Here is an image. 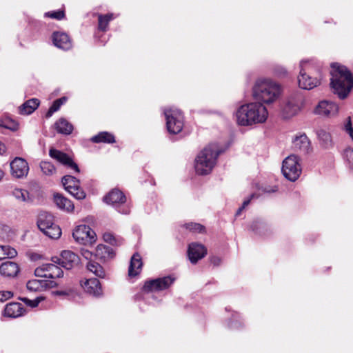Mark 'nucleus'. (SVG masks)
<instances>
[{"label": "nucleus", "instance_id": "3c124183", "mask_svg": "<svg viewBox=\"0 0 353 353\" xmlns=\"http://www.w3.org/2000/svg\"><path fill=\"white\" fill-rule=\"evenodd\" d=\"M250 199H249L243 201V205L241 208H239L237 212H236V216H239L241 214L242 210L250 203Z\"/></svg>", "mask_w": 353, "mask_h": 353}, {"label": "nucleus", "instance_id": "39448f33", "mask_svg": "<svg viewBox=\"0 0 353 353\" xmlns=\"http://www.w3.org/2000/svg\"><path fill=\"white\" fill-rule=\"evenodd\" d=\"M321 78L319 68H315L308 61H301L300 72L298 76L299 86L301 88L312 90L321 84Z\"/></svg>", "mask_w": 353, "mask_h": 353}, {"label": "nucleus", "instance_id": "f704fd0d", "mask_svg": "<svg viewBox=\"0 0 353 353\" xmlns=\"http://www.w3.org/2000/svg\"><path fill=\"white\" fill-rule=\"evenodd\" d=\"M57 263H49L48 269V279H54L57 278L62 277L63 272L61 268L56 265Z\"/></svg>", "mask_w": 353, "mask_h": 353}, {"label": "nucleus", "instance_id": "393cba45", "mask_svg": "<svg viewBox=\"0 0 353 353\" xmlns=\"http://www.w3.org/2000/svg\"><path fill=\"white\" fill-rule=\"evenodd\" d=\"M23 307L19 303H10L6 305L4 315L8 317L16 318L23 314Z\"/></svg>", "mask_w": 353, "mask_h": 353}, {"label": "nucleus", "instance_id": "5701e85b", "mask_svg": "<svg viewBox=\"0 0 353 353\" xmlns=\"http://www.w3.org/2000/svg\"><path fill=\"white\" fill-rule=\"evenodd\" d=\"M143 263L141 257L138 253H135L131 258L128 269V275L130 277L137 276L141 270Z\"/></svg>", "mask_w": 353, "mask_h": 353}, {"label": "nucleus", "instance_id": "bb28decb", "mask_svg": "<svg viewBox=\"0 0 353 353\" xmlns=\"http://www.w3.org/2000/svg\"><path fill=\"white\" fill-rule=\"evenodd\" d=\"M54 202L59 208L65 210L68 212L72 211L74 209V205L71 201L59 193L54 194Z\"/></svg>", "mask_w": 353, "mask_h": 353}, {"label": "nucleus", "instance_id": "412c9836", "mask_svg": "<svg viewBox=\"0 0 353 353\" xmlns=\"http://www.w3.org/2000/svg\"><path fill=\"white\" fill-rule=\"evenodd\" d=\"M52 42L59 48L67 50L72 47L71 41L68 35L63 32H54L52 34Z\"/></svg>", "mask_w": 353, "mask_h": 353}, {"label": "nucleus", "instance_id": "dca6fc26", "mask_svg": "<svg viewBox=\"0 0 353 353\" xmlns=\"http://www.w3.org/2000/svg\"><path fill=\"white\" fill-rule=\"evenodd\" d=\"M207 254L206 248L202 244L198 243H192L189 244L188 249V256L190 262L193 264L203 259Z\"/></svg>", "mask_w": 353, "mask_h": 353}, {"label": "nucleus", "instance_id": "4be33fe9", "mask_svg": "<svg viewBox=\"0 0 353 353\" xmlns=\"http://www.w3.org/2000/svg\"><path fill=\"white\" fill-rule=\"evenodd\" d=\"M19 272L18 264L13 261H7L0 265V274L9 278H13Z\"/></svg>", "mask_w": 353, "mask_h": 353}, {"label": "nucleus", "instance_id": "b1692460", "mask_svg": "<svg viewBox=\"0 0 353 353\" xmlns=\"http://www.w3.org/2000/svg\"><path fill=\"white\" fill-rule=\"evenodd\" d=\"M39 103L38 99H29L19 107V113L22 115L30 114L39 107Z\"/></svg>", "mask_w": 353, "mask_h": 353}, {"label": "nucleus", "instance_id": "6e6d98bb", "mask_svg": "<svg viewBox=\"0 0 353 353\" xmlns=\"http://www.w3.org/2000/svg\"><path fill=\"white\" fill-rule=\"evenodd\" d=\"M3 175H4V173L2 170H0V181L2 179V178L3 177Z\"/></svg>", "mask_w": 353, "mask_h": 353}, {"label": "nucleus", "instance_id": "09e8293b", "mask_svg": "<svg viewBox=\"0 0 353 353\" xmlns=\"http://www.w3.org/2000/svg\"><path fill=\"white\" fill-rule=\"evenodd\" d=\"M103 239L105 241H106L110 244H112V245L114 244V243L115 241L114 236L110 233H105L103 234Z\"/></svg>", "mask_w": 353, "mask_h": 353}, {"label": "nucleus", "instance_id": "473e14b6", "mask_svg": "<svg viewBox=\"0 0 353 353\" xmlns=\"http://www.w3.org/2000/svg\"><path fill=\"white\" fill-rule=\"evenodd\" d=\"M12 195L19 201L28 202L30 201L29 192L24 189L14 188L12 191Z\"/></svg>", "mask_w": 353, "mask_h": 353}, {"label": "nucleus", "instance_id": "f257e3e1", "mask_svg": "<svg viewBox=\"0 0 353 353\" xmlns=\"http://www.w3.org/2000/svg\"><path fill=\"white\" fill-rule=\"evenodd\" d=\"M330 85L341 99H345L353 88V77L344 65L332 64Z\"/></svg>", "mask_w": 353, "mask_h": 353}, {"label": "nucleus", "instance_id": "c85d7f7f", "mask_svg": "<svg viewBox=\"0 0 353 353\" xmlns=\"http://www.w3.org/2000/svg\"><path fill=\"white\" fill-rule=\"evenodd\" d=\"M55 128L59 133L63 134H70L73 130L72 125L63 118L55 123Z\"/></svg>", "mask_w": 353, "mask_h": 353}, {"label": "nucleus", "instance_id": "aec40b11", "mask_svg": "<svg viewBox=\"0 0 353 353\" xmlns=\"http://www.w3.org/2000/svg\"><path fill=\"white\" fill-rule=\"evenodd\" d=\"M81 285L87 293L94 296H99L102 294L101 283L97 279H86Z\"/></svg>", "mask_w": 353, "mask_h": 353}, {"label": "nucleus", "instance_id": "6ab92c4d", "mask_svg": "<svg viewBox=\"0 0 353 353\" xmlns=\"http://www.w3.org/2000/svg\"><path fill=\"white\" fill-rule=\"evenodd\" d=\"M58 285L57 283L51 280H30L27 283L28 290L32 292L41 291L44 288H53Z\"/></svg>", "mask_w": 353, "mask_h": 353}, {"label": "nucleus", "instance_id": "37998d69", "mask_svg": "<svg viewBox=\"0 0 353 353\" xmlns=\"http://www.w3.org/2000/svg\"><path fill=\"white\" fill-rule=\"evenodd\" d=\"M0 126L3 127L6 129H10L12 131H15L18 129V123L13 121H4L0 122Z\"/></svg>", "mask_w": 353, "mask_h": 353}, {"label": "nucleus", "instance_id": "a211bd4d", "mask_svg": "<svg viewBox=\"0 0 353 353\" xmlns=\"http://www.w3.org/2000/svg\"><path fill=\"white\" fill-rule=\"evenodd\" d=\"M338 105L328 101H320L315 109L316 114L324 117H333L338 113Z\"/></svg>", "mask_w": 353, "mask_h": 353}, {"label": "nucleus", "instance_id": "7c9ffc66", "mask_svg": "<svg viewBox=\"0 0 353 353\" xmlns=\"http://www.w3.org/2000/svg\"><path fill=\"white\" fill-rule=\"evenodd\" d=\"M87 269L99 278H104L105 276L103 267L95 261H89L87 263Z\"/></svg>", "mask_w": 353, "mask_h": 353}, {"label": "nucleus", "instance_id": "0eeeda50", "mask_svg": "<svg viewBox=\"0 0 353 353\" xmlns=\"http://www.w3.org/2000/svg\"><path fill=\"white\" fill-rule=\"evenodd\" d=\"M168 130L172 134L179 133L183 127V116L177 109L169 108L164 110Z\"/></svg>", "mask_w": 353, "mask_h": 353}, {"label": "nucleus", "instance_id": "9b49d317", "mask_svg": "<svg viewBox=\"0 0 353 353\" xmlns=\"http://www.w3.org/2000/svg\"><path fill=\"white\" fill-rule=\"evenodd\" d=\"M174 280L175 279L170 276L150 280L145 283L143 289L147 292L163 290L168 288Z\"/></svg>", "mask_w": 353, "mask_h": 353}, {"label": "nucleus", "instance_id": "423d86ee", "mask_svg": "<svg viewBox=\"0 0 353 353\" xmlns=\"http://www.w3.org/2000/svg\"><path fill=\"white\" fill-rule=\"evenodd\" d=\"M282 172L286 179L295 181L301 173V166L296 155L292 154L283 161Z\"/></svg>", "mask_w": 353, "mask_h": 353}, {"label": "nucleus", "instance_id": "4468645a", "mask_svg": "<svg viewBox=\"0 0 353 353\" xmlns=\"http://www.w3.org/2000/svg\"><path fill=\"white\" fill-rule=\"evenodd\" d=\"M49 154L50 157L57 160L60 163L64 165L68 168L73 170L75 172H79V168L77 164L74 163L67 154L60 150L54 148H50L49 151Z\"/></svg>", "mask_w": 353, "mask_h": 353}, {"label": "nucleus", "instance_id": "f3484780", "mask_svg": "<svg viewBox=\"0 0 353 353\" xmlns=\"http://www.w3.org/2000/svg\"><path fill=\"white\" fill-rule=\"evenodd\" d=\"M292 148L296 152L307 154L312 150L311 143L305 134L296 135L292 140Z\"/></svg>", "mask_w": 353, "mask_h": 353}, {"label": "nucleus", "instance_id": "a19ab883", "mask_svg": "<svg viewBox=\"0 0 353 353\" xmlns=\"http://www.w3.org/2000/svg\"><path fill=\"white\" fill-rule=\"evenodd\" d=\"M185 227L190 231L194 232L202 233L205 231L204 226L197 223H188L185 225Z\"/></svg>", "mask_w": 353, "mask_h": 353}, {"label": "nucleus", "instance_id": "864d4df0", "mask_svg": "<svg viewBox=\"0 0 353 353\" xmlns=\"http://www.w3.org/2000/svg\"><path fill=\"white\" fill-rule=\"evenodd\" d=\"M4 254L5 252H3V248H2V245H0V260L5 258Z\"/></svg>", "mask_w": 353, "mask_h": 353}, {"label": "nucleus", "instance_id": "de8ad7c7", "mask_svg": "<svg viewBox=\"0 0 353 353\" xmlns=\"http://www.w3.org/2000/svg\"><path fill=\"white\" fill-rule=\"evenodd\" d=\"M13 296L11 291H1L0 292V302H4L10 299Z\"/></svg>", "mask_w": 353, "mask_h": 353}, {"label": "nucleus", "instance_id": "e433bc0d", "mask_svg": "<svg viewBox=\"0 0 353 353\" xmlns=\"http://www.w3.org/2000/svg\"><path fill=\"white\" fill-rule=\"evenodd\" d=\"M113 19L112 14L105 15H99V29L102 31H105L108 26V23Z\"/></svg>", "mask_w": 353, "mask_h": 353}, {"label": "nucleus", "instance_id": "1a4fd4ad", "mask_svg": "<svg viewBox=\"0 0 353 353\" xmlns=\"http://www.w3.org/2000/svg\"><path fill=\"white\" fill-rule=\"evenodd\" d=\"M75 241L83 245H92L96 241L95 232L88 225L77 226L72 233Z\"/></svg>", "mask_w": 353, "mask_h": 353}, {"label": "nucleus", "instance_id": "f8f14e48", "mask_svg": "<svg viewBox=\"0 0 353 353\" xmlns=\"http://www.w3.org/2000/svg\"><path fill=\"white\" fill-rule=\"evenodd\" d=\"M52 261L61 265L67 270H70L79 264V258L72 251L64 250L61 252L60 257H52Z\"/></svg>", "mask_w": 353, "mask_h": 353}, {"label": "nucleus", "instance_id": "c756f323", "mask_svg": "<svg viewBox=\"0 0 353 353\" xmlns=\"http://www.w3.org/2000/svg\"><path fill=\"white\" fill-rule=\"evenodd\" d=\"M91 141L93 143H113L115 142V138L113 134L108 132H101L92 137Z\"/></svg>", "mask_w": 353, "mask_h": 353}, {"label": "nucleus", "instance_id": "2f4dec72", "mask_svg": "<svg viewBox=\"0 0 353 353\" xmlns=\"http://www.w3.org/2000/svg\"><path fill=\"white\" fill-rule=\"evenodd\" d=\"M317 136L321 144L325 148H329L332 145L331 135L325 130L321 129L317 131Z\"/></svg>", "mask_w": 353, "mask_h": 353}, {"label": "nucleus", "instance_id": "58836bf2", "mask_svg": "<svg viewBox=\"0 0 353 353\" xmlns=\"http://www.w3.org/2000/svg\"><path fill=\"white\" fill-rule=\"evenodd\" d=\"M49 263H44L41 265L37 268L34 270V274L38 277H44L48 278L49 269H48Z\"/></svg>", "mask_w": 353, "mask_h": 353}, {"label": "nucleus", "instance_id": "a878e982", "mask_svg": "<svg viewBox=\"0 0 353 353\" xmlns=\"http://www.w3.org/2000/svg\"><path fill=\"white\" fill-rule=\"evenodd\" d=\"M54 223V217L53 216L46 212H41L39 215L37 225L39 230L43 232L45 230L48 229L49 227L52 226Z\"/></svg>", "mask_w": 353, "mask_h": 353}, {"label": "nucleus", "instance_id": "f03ea898", "mask_svg": "<svg viewBox=\"0 0 353 353\" xmlns=\"http://www.w3.org/2000/svg\"><path fill=\"white\" fill-rule=\"evenodd\" d=\"M268 115L266 108L259 102L242 105L236 112L238 124L243 126L263 123Z\"/></svg>", "mask_w": 353, "mask_h": 353}, {"label": "nucleus", "instance_id": "c03bdc74", "mask_svg": "<svg viewBox=\"0 0 353 353\" xmlns=\"http://www.w3.org/2000/svg\"><path fill=\"white\" fill-rule=\"evenodd\" d=\"M3 248V252H5V257L7 256L8 258H13L17 256V252L15 249L8 246V245H2Z\"/></svg>", "mask_w": 353, "mask_h": 353}, {"label": "nucleus", "instance_id": "49530a36", "mask_svg": "<svg viewBox=\"0 0 353 353\" xmlns=\"http://www.w3.org/2000/svg\"><path fill=\"white\" fill-rule=\"evenodd\" d=\"M274 72L278 77H284L287 74V70L281 65H276L274 68Z\"/></svg>", "mask_w": 353, "mask_h": 353}, {"label": "nucleus", "instance_id": "9d476101", "mask_svg": "<svg viewBox=\"0 0 353 353\" xmlns=\"http://www.w3.org/2000/svg\"><path fill=\"white\" fill-rule=\"evenodd\" d=\"M62 183L65 190L78 200L85 197V193L80 188V182L74 176L66 175L62 178Z\"/></svg>", "mask_w": 353, "mask_h": 353}, {"label": "nucleus", "instance_id": "ea45409f", "mask_svg": "<svg viewBox=\"0 0 353 353\" xmlns=\"http://www.w3.org/2000/svg\"><path fill=\"white\" fill-rule=\"evenodd\" d=\"M40 167L43 172L46 174H52L55 171V168L52 163L48 161H42Z\"/></svg>", "mask_w": 353, "mask_h": 353}, {"label": "nucleus", "instance_id": "2eb2a0df", "mask_svg": "<svg viewBox=\"0 0 353 353\" xmlns=\"http://www.w3.org/2000/svg\"><path fill=\"white\" fill-rule=\"evenodd\" d=\"M10 169L12 175L19 179L26 176L29 171L28 163L21 157H16L11 161Z\"/></svg>", "mask_w": 353, "mask_h": 353}, {"label": "nucleus", "instance_id": "4c0bfd02", "mask_svg": "<svg viewBox=\"0 0 353 353\" xmlns=\"http://www.w3.org/2000/svg\"><path fill=\"white\" fill-rule=\"evenodd\" d=\"M343 159L350 170H353V149L347 148L343 154Z\"/></svg>", "mask_w": 353, "mask_h": 353}, {"label": "nucleus", "instance_id": "a18cd8bd", "mask_svg": "<svg viewBox=\"0 0 353 353\" xmlns=\"http://www.w3.org/2000/svg\"><path fill=\"white\" fill-rule=\"evenodd\" d=\"M45 16L49 17L52 18V19H58V20H61V19H62L64 17L65 14H64L63 11L58 10V11L46 12L45 14Z\"/></svg>", "mask_w": 353, "mask_h": 353}, {"label": "nucleus", "instance_id": "cd10ccee", "mask_svg": "<svg viewBox=\"0 0 353 353\" xmlns=\"http://www.w3.org/2000/svg\"><path fill=\"white\" fill-rule=\"evenodd\" d=\"M94 255L97 258L106 260L113 257L114 252L110 247L105 245H99L95 250Z\"/></svg>", "mask_w": 353, "mask_h": 353}, {"label": "nucleus", "instance_id": "72a5a7b5", "mask_svg": "<svg viewBox=\"0 0 353 353\" xmlns=\"http://www.w3.org/2000/svg\"><path fill=\"white\" fill-rule=\"evenodd\" d=\"M43 234H45L50 239H57L61 235V230L59 225L57 224H53L52 226L49 227L48 229L43 231Z\"/></svg>", "mask_w": 353, "mask_h": 353}, {"label": "nucleus", "instance_id": "7ed1b4c3", "mask_svg": "<svg viewBox=\"0 0 353 353\" xmlns=\"http://www.w3.org/2000/svg\"><path fill=\"white\" fill-rule=\"evenodd\" d=\"M281 92L280 85L275 81L268 79H259L253 89V97L265 103H272L279 97Z\"/></svg>", "mask_w": 353, "mask_h": 353}, {"label": "nucleus", "instance_id": "6e6552de", "mask_svg": "<svg viewBox=\"0 0 353 353\" xmlns=\"http://www.w3.org/2000/svg\"><path fill=\"white\" fill-rule=\"evenodd\" d=\"M303 105V97L301 94H292L288 97L283 108L285 118L288 119L297 114Z\"/></svg>", "mask_w": 353, "mask_h": 353}, {"label": "nucleus", "instance_id": "8fccbe9b", "mask_svg": "<svg viewBox=\"0 0 353 353\" xmlns=\"http://www.w3.org/2000/svg\"><path fill=\"white\" fill-rule=\"evenodd\" d=\"M81 254L86 259H89L90 261H92V252L91 251L83 249L81 250Z\"/></svg>", "mask_w": 353, "mask_h": 353}, {"label": "nucleus", "instance_id": "79ce46f5", "mask_svg": "<svg viewBox=\"0 0 353 353\" xmlns=\"http://www.w3.org/2000/svg\"><path fill=\"white\" fill-rule=\"evenodd\" d=\"M21 301H22L25 304L28 306H30L31 307H37L39 303L44 299L43 296H39L37 297L34 300H30L26 297H23L19 299Z\"/></svg>", "mask_w": 353, "mask_h": 353}, {"label": "nucleus", "instance_id": "603ef678", "mask_svg": "<svg viewBox=\"0 0 353 353\" xmlns=\"http://www.w3.org/2000/svg\"><path fill=\"white\" fill-rule=\"evenodd\" d=\"M211 262L214 265H219L220 264V262H221V260L218 257H212L211 259Z\"/></svg>", "mask_w": 353, "mask_h": 353}, {"label": "nucleus", "instance_id": "ddd939ff", "mask_svg": "<svg viewBox=\"0 0 353 353\" xmlns=\"http://www.w3.org/2000/svg\"><path fill=\"white\" fill-rule=\"evenodd\" d=\"M103 200L108 204L120 208L121 205L125 202L126 198L120 190H112L104 197ZM118 211L122 214H127L130 212V209L127 207H124L123 209L119 208Z\"/></svg>", "mask_w": 353, "mask_h": 353}, {"label": "nucleus", "instance_id": "5fc2aeb1", "mask_svg": "<svg viewBox=\"0 0 353 353\" xmlns=\"http://www.w3.org/2000/svg\"><path fill=\"white\" fill-rule=\"evenodd\" d=\"M5 152V146L3 143H0V153Z\"/></svg>", "mask_w": 353, "mask_h": 353}, {"label": "nucleus", "instance_id": "c9c22d12", "mask_svg": "<svg viewBox=\"0 0 353 353\" xmlns=\"http://www.w3.org/2000/svg\"><path fill=\"white\" fill-rule=\"evenodd\" d=\"M66 97H63L55 100L46 113V117H50L54 112L59 110L60 107L66 101Z\"/></svg>", "mask_w": 353, "mask_h": 353}, {"label": "nucleus", "instance_id": "20e7f679", "mask_svg": "<svg viewBox=\"0 0 353 353\" xmlns=\"http://www.w3.org/2000/svg\"><path fill=\"white\" fill-rule=\"evenodd\" d=\"M221 151L216 144H210L197 155L195 159V170L197 174L206 175L211 172L216 159Z\"/></svg>", "mask_w": 353, "mask_h": 353}]
</instances>
